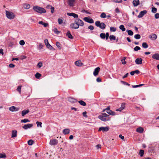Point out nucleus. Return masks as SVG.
Segmentation results:
<instances>
[{
  "mask_svg": "<svg viewBox=\"0 0 159 159\" xmlns=\"http://www.w3.org/2000/svg\"><path fill=\"white\" fill-rule=\"evenodd\" d=\"M98 118L103 121H109L111 119L109 116L106 113H102L101 115L98 116Z\"/></svg>",
  "mask_w": 159,
  "mask_h": 159,
  "instance_id": "f257e3e1",
  "label": "nucleus"
},
{
  "mask_svg": "<svg viewBox=\"0 0 159 159\" xmlns=\"http://www.w3.org/2000/svg\"><path fill=\"white\" fill-rule=\"evenodd\" d=\"M33 9L36 12L40 14L45 13L46 12V10L44 8L37 6H34Z\"/></svg>",
  "mask_w": 159,
  "mask_h": 159,
  "instance_id": "f03ea898",
  "label": "nucleus"
},
{
  "mask_svg": "<svg viewBox=\"0 0 159 159\" xmlns=\"http://www.w3.org/2000/svg\"><path fill=\"white\" fill-rule=\"evenodd\" d=\"M95 25L97 27H99L102 30L104 29L106 27V25L105 23L103 22L101 23L99 21H96Z\"/></svg>",
  "mask_w": 159,
  "mask_h": 159,
  "instance_id": "7ed1b4c3",
  "label": "nucleus"
},
{
  "mask_svg": "<svg viewBox=\"0 0 159 159\" xmlns=\"http://www.w3.org/2000/svg\"><path fill=\"white\" fill-rule=\"evenodd\" d=\"M6 14L7 17L10 19H14L15 16L13 13L7 10L6 11Z\"/></svg>",
  "mask_w": 159,
  "mask_h": 159,
  "instance_id": "20e7f679",
  "label": "nucleus"
},
{
  "mask_svg": "<svg viewBox=\"0 0 159 159\" xmlns=\"http://www.w3.org/2000/svg\"><path fill=\"white\" fill-rule=\"evenodd\" d=\"M74 22L78 24L79 26H83L84 25L83 21L79 18L75 19Z\"/></svg>",
  "mask_w": 159,
  "mask_h": 159,
  "instance_id": "39448f33",
  "label": "nucleus"
},
{
  "mask_svg": "<svg viewBox=\"0 0 159 159\" xmlns=\"http://www.w3.org/2000/svg\"><path fill=\"white\" fill-rule=\"evenodd\" d=\"M84 20L87 22L89 23H94L93 20L90 17H86L84 18Z\"/></svg>",
  "mask_w": 159,
  "mask_h": 159,
  "instance_id": "423d86ee",
  "label": "nucleus"
},
{
  "mask_svg": "<svg viewBox=\"0 0 159 159\" xmlns=\"http://www.w3.org/2000/svg\"><path fill=\"white\" fill-rule=\"evenodd\" d=\"M58 140L56 139H51L49 142V144L51 145H56L58 143Z\"/></svg>",
  "mask_w": 159,
  "mask_h": 159,
  "instance_id": "0eeeda50",
  "label": "nucleus"
},
{
  "mask_svg": "<svg viewBox=\"0 0 159 159\" xmlns=\"http://www.w3.org/2000/svg\"><path fill=\"white\" fill-rule=\"evenodd\" d=\"M70 26L72 29H77L79 27V25L75 22L70 24Z\"/></svg>",
  "mask_w": 159,
  "mask_h": 159,
  "instance_id": "6e6552de",
  "label": "nucleus"
},
{
  "mask_svg": "<svg viewBox=\"0 0 159 159\" xmlns=\"http://www.w3.org/2000/svg\"><path fill=\"white\" fill-rule=\"evenodd\" d=\"M75 0H68V4L70 7H73L75 5Z\"/></svg>",
  "mask_w": 159,
  "mask_h": 159,
  "instance_id": "1a4fd4ad",
  "label": "nucleus"
},
{
  "mask_svg": "<svg viewBox=\"0 0 159 159\" xmlns=\"http://www.w3.org/2000/svg\"><path fill=\"white\" fill-rule=\"evenodd\" d=\"M147 12V11L146 10H143L141 11L140 12L138 16V17L139 18H140L143 17L144 15L146 14Z\"/></svg>",
  "mask_w": 159,
  "mask_h": 159,
  "instance_id": "9d476101",
  "label": "nucleus"
},
{
  "mask_svg": "<svg viewBox=\"0 0 159 159\" xmlns=\"http://www.w3.org/2000/svg\"><path fill=\"white\" fill-rule=\"evenodd\" d=\"M109 130V127H100L99 128L98 131H102L103 132H106Z\"/></svg>",
  "mask_w": 159,
  "mask_h": 159,
  "instance_id": "9b49d317",
  "label": "nucleus"
},
{
  "mask_svg": "<svg viewBox=\"0 0 159 159\" xmlns=\"http://www.w3.org/2000/svg\"><path fill=\"white\" fill-rule=\"evenodd\" d=\"M33 126V124H29L24 125L22 127L25 129H27L28 128H30Z\"/></svg>",
  "mask_w": 159,
  "mask_h": 159,
  "instance_id": "f8f14e48",
  "label": "nucleus"
},
{
  "mask_svg": "<svg viewBox=\"0 0 159 159\" xmlns=\"http://www.w3.org/2000/svg\"><path fill=\"white\" fill-rule=\"evenodd\" d=\"M100 70V68L99 67H97L95 69L93 73L94 75L95 76H96L98 74V73L99 72Z\"/></svg>",
  "mask_w": 159,
  "mask_h": 159,
  "instance_id": "ddd939ff",
  "label": "nucleus"
},
{
  "mask_svg": "<svg viewBox=\"0 0 159 159\" xmlns=\"http://www.w3.org/2000/svg\"><path fill=\"white\" fill-rule=\"evenodd\" d=\"M67 100L72 103H75L77 102V100L75 99L70 97L68 98Z\"/></svg>",
  "mask_w": 159,
  "mask_h": 159,
  "instance_id": "4468645a",
  "label": "nucleus"
},
{
  "mask_svg": "<svg viewBox=\"0 0 159 159\" xmlns=\"http://www.w3.org/2000/svg\"><path fill=\"white\" fill-rule=\"evenodd\" d=\"M157 35L154 34H152L149 36V37L153 40H155L157 39Z\"/></svg>",
  "mask_w": 159,
  "mask_h": 159,
  "instance_id": "2eb2a0df",
  "label": "nucleus"
},
{
  "mask_svg": "<svg viewBox=\"0 0 159 159\" xmlns=\"http://www.w3.org/2000/svg\"><path fill=\"white\" fill-rule=\"evenodd\" d=\"M152 58L157 60H159V53H155L152 56Z\"/></svg>",
  "mask_w": 159,
  "mask_h": 159,
  "instance_id": "dca6fc26",
  "label": "nucleus"
},
{
  "mask_svg": "<svg viewBox=\"0 0 159 159\" xmlns=\"http://www.w3.org/2000/svg\"><path fill=\"white\" fill-rule=\"evenodd\" d=\"M142 59L140 58H139L136 59L135 61V62L137 64L140 65L142 63Z\"/></svg>",
  "mask_w": 159,
  "mask_h": 159,
  "instance_id": "f3484780",
  "label": "nucleus"
},
{
  "mask_svg": "<svg viewBox=\"0 0 159 159\" xmlns=\"http://www.w3.org/2000/svg\"><path fill=\"white\" fill-rule=\"evenodd\" d=\"M125 103H122L121 104V107L118 108V109H116V111H122L123 109H124L125 107Z\"/></svg>",
  "mask_w": 159,
  "mask_h": 159,
  "instance_id": "a211bd4d",
  "label": "nucleus"
},
{
  "mask_svg": "<svg viewBox=\"0 0 159 159\" xmlns=\"http://www.w3.org/2000/svg\"><path fill=\"white\" fill-rule=\"evenodd\" d=\"M9 110L11 111H17L19 110V109L15 107V106H12L9 108Z\"/></svg>",
  "mask_w": 159,
  "mask_h": 159,
  "instance_id": "6ab92c4d",
  "label": "nucleus"
},
{
  "mask_svg": "<svg viewBox=\"0 0 159 159\" xmlns=\"http://www.w3.org/2000/svg\"><path fill=\"white\" fill-rule=\"evenodd\" d=\"M17 132L16 130H13L11 132V138H14L16 137L17 135Z\"/></svg>",
  "mask_w": 159,
  "mask_h": 159,
  "instance_id": "aec40b11",
  "label": "nucleus"
},
{
  "mask_svg": "<svg viewBox=\"0 0 159 159\" xmlns=\"http://www.w3.org/2000/svg\"><path fill=\"white\" fill-rule=\"evenodd\" d=\"M67 14L68 16H72L74 18H77L78 17V15L77 14H75V13H67Z\"/></svg>",
  "mask_w": 159,
  "mask_h": 159,
  "instance_id": "412c9836",
  "label": "nucleus"
},
{
  "mask_svg": "<svg viewBox=\"0 0 159 159\" xmlns=\"http://www.w3.org/2000/svg\"><path fill=\"white\" fill-rule=\"evenodd\" d=\"M133 4L134 7H137L139 4V0H134L133 1Z\"/></svg>",
  "mask_w": 159,
  "mask_h": 159,
  "instance_id": "4be33fe9",
  "label": "nucleus"
},
{
  "mask_svg": "<svg viewBox=\"0 0 159 159\" xmlns=\"http://www.w3.org/2000/svg\"><path fill=\"white\" fill-rule=\"evenodd\" d=\"M70 132V129H69L67 128L64 129L62 131V133L64 135H66L69 134Z\"/></svg>",
  "mask_w": 159,
  "mask_h": 159,
  "instance_id": "5701e85b",
  "label": "nucleus"
},
{
  "mask_svg": "<svg viewBox=\"0 0 159 159\" xmlns=\"http://www.w3.org/2000/svg\"><path fill=\"white\" fill-rule=\"evenodd\" d=\"M136 131L137 132L141 133H143L144 129L142 127H139L136 129Z\"/></svg>",
  "mask_w": 159,
  "mask_h": 159,
  "instance_id": "b1692460",
  "label": "nucleus"
},
{
  "mask_svg": "<svg viewBox=\"0 0 159 159\" xmlns=\"http://www.w3.org/2000/svg\"><path fill=\"white\" fill-rule=\"evenodd\" d=\"M75 65L79 66H82L83 63L80 60H79L76 61L75 62Z\"/></svg>",
  "mask_w": 159,
  "mask_h": 159,
  "instance_id": "393cba45",
  "label": "nucleus"
},
{
  "mask_svg": "<svg viewBox=\"0 0 159 159\" xmlns=\"http://www.w3.org/2000/svg\"><path fill=\"white\" fill-rule=\"evenodd\" d=\"M29 111V110L28 109L22 111L21 112V115L22 116H24L26 114L28 113Z\"/></svg>",
  "mask_w": 159,
  "mask_h": 159,
  "instance_id": "a878e982",
  "label": "nucleus"
},
{
  "mask_svg": "<svg viewBox=\"0 0 159 159\" xmlns=\"http://www.w3.org/2000/svg\"><path fill=\"white\" fill-rule=\"evenodd\" d=\"M23 6L25 9H29L30 7V5L28 3H24L23 4Z\"/></svg>",
  "mask_w": 159,
  "mask_h": 159,
  "instance_id": "bb28decb",
  "label": "nucleus"
},
{
  "mask_svg": "<svg viewBox=\"0 0 159 159\" xmlns=\"http://www.w3.org/2000/svg\"><path fill=\"white\" fill-rule=\"evenodd\" d=\"M66 35L68 37V38L70 39H73V37L72 35L71 34L70 32L69 31H68L66 34Z\"/></svg>",
  "mask_w": 159,
  "mask_h": 159,
  "instance_id": "cd10ccee",
  "label": "nucleus"
},
{
  "mask_svg": "<svg viewBox=\"0 0 159 159\" xmlns=\"http://www.w3.org/2000/svg\"><path fill=\"white\" fill-rule=\"evenodd\" d=\"M39 23L43 25L45 27H47L48 25V23H43V21H39Z\"/></svg>",
  "mask_w": 159,
  "mask_h": 159,
  "instance_id": "c85d7f7f",
  "label": "nucleus"
},
{
  "mask_svg": "<svg viewBox=\"0 0 159 159\" xmlns=\"http://www.w3.org/2000/svg\"><path fill=\"white\" fill-rule=\"evenodd\" d=\"M46 47L48 49H49L50 50H54V48L52 46H51L49 44L47 45Z\"/></svg>",
  "mask_w": 159,
  "mask_h": 159,
  "instance_id": "c756f323",
  "label": "nucleus"
},
{
  "mask_svg": "<svg viewBox=\"0 0 159 159\" xmlns=\"http://www.w3.org/2000/svg\"><path fill=\"white\" fill-rule=\"evenodd\" d=\"M78 102L81 105L83 106H85L86 105L85 102L82 100H80L78 101Z\"/></svg>",
  "mask_w": 159,
  "mask_h": 159,
  "instance_id": "7c9ffc66",
  "label": "nucleus"
},
{
  "mask_svg": "<svg viewBox=\"0 0 159 159\" xmlns=\"http://www.w3.org/2000/svg\"><path fill=\"white\" fill-rule=\"evenodd\" d=\"M142 47L144 48H147L148 47V44L145 42H144L142 43Z\"/></svg>",
  "mask_w": 159,
  "mask_h": 159,
  "instance_id": "2f4dec72",
  "label": "nucleus"
},
{
  "mask_svg": "<svg viewBox=\"0 0 159 159\" xmlns=\"http://www.w3.org/2000/svg\"><path fill=\"white\" fill-rule=\"evenodd\" d=\"M157 8H155L154 7H152V13H155L157 12Z\"/></svg>",
  "mask_w": 159,
  "mask_h": 159,
  "instance_id": "473e14b6",
  "label": "nucleus"
},
{
  "mask_svg": "<svg viewBox=\"0 0 159 159\" xmlns=\"http://www.w3.org/2000/svg\"><path fill=\"white\" fill-rule=\"evenodd\" d=\"M100 38L102 39H104L106 38V35L105 33H102L100 34Z\"/></svg>",
  "mask_w": 159,
  "mask_h": 159,
  "instance_id": "72a5a7b5",
  "label": "nucleus"
},
{
  "mask_svg": "<svg viewBox=\"0 0 159 159\" xmlns=\"http://www.w3.org/2000/svg\"><path fill=\"white\" fill-rule=\"evenodd\" d=\"M119 28L122 31H124L125 30V28L123 25H120L119 26Z\"/></svg>",
  "mask_w": 159,
  "mask_h": 159,
  "instance_id": "f704fd0d",
  "label": "nucleus"
},
{
  "mask_svg": "<svg viewBox=\"0 0 159 159\" xmlns=\"http://www.w3.org/2000/svg\"><path fill=\"white\" fill-rule=\"evenodd\" d=\"M127 32H128V34L129 35H132L133 34V32L130 30H126Z\"/></svg>",
  "mask_w": 159,
  "mask_h": 159,
  "instance_id": "c9c22d12",
  "label": "nucleus"
},
{
  "mask_svg": "<svg viewBox=\"0 0 159 159\" xmlns=\"http://www.w3.org/2000/svg\"><path fill=\"white\" fill-rule=\"evenodd\" d=\"M41 76V75L38 72H37L35 75V77L37 79H39Z\"/></svg>",
  "mask_w": 159,
  "mask_h": 159,
  "instance_id": "e433bc0d",
  "label": "nucleus"
},
{
  "mask_svg": "<svg viewBox=\"0 0 159 159\" xmlns=\"http://www.w3.org/2000/svg\"><path fill=\"white\" fill-rule=\"evenodd\" d=\"M100 17L102 18H106V15L105 13L104 12L102 13L100 16Z\"/></svg>",
  "mask_w": 159,
  "mask_h": 159,
  "instance_id": "4c0bfd02",
  "label": "nucleus"
},
{
  "mask_svg": "<svg viewBox=\"0 0 159 159\" xmlns=\"http://www.w3.org/2000/svg\"><path fill=\"white\" fill-rule=\"evenodd\" d=\"M109 39L111 40H115L116 39V38L115 36L114 35H111L109 36Z\"/></svg>",
  "mask_w": 159,
  "mask_h": 159,
  "instance_id": "58836bf2",
  "label": "nucleus"
},
{
  "mask_svg": "<svg viewBox=\"0 0 159 159\" xmlns=\"http://www.w3.org/2000/svg\"><path fill=\"white\" fill-rule=\"evenodd\" d=\"M30 121L28 119H25L24 120H21V123H26L27 122H30Z\"/></svg>",
  "mask_w": 159,
  "mask_h": 159,
  "instance_id": "ea45409f",
  "label": "nucleus"
},
{
  "mask_svg": "<svg viewBox=\"0 0 159 159\" xmlns=\"http://www.w3.org/2000/svg\"><path fill=\"white\" fill-rule=\"evenodd\" d=\"M34 142V141L32 140H30L28 141V144L29 145H32L33 143Z\"/></svg>",
  "mask_w": 159,
  "mask_h": 159,
  "instance_id": "a19ab883",
  "label": "nucleus"
},
{
  "mask_svg": "<svg viewBox=\"0 0 159 159\" xmlns=\"http://www.w3.org/2000/svg\"><path fill=\"white\" fill-rule=\"evenodd\" d=\"M116 28L113 27H110V31L111 32H115L116 30Z\"/></svg>",
  "mask_w": 159,
  "mask_h": 159,
  "instance_id": "79ce46f5",
  "label": "nucleus"
},
{
  "mask_svg": "<svg viewBox=\"0 0 159 159\" xmlns=\"http://www.w3.org/2000/svg\"><path fill=\"white\" fill-rule=\"evenodd\" d=\"M144 151L143 150H140L139 151V154L141 157L143 156L144 154Z\"/></svg>",
  "mask_w": 159,
  "mask_h": 159,
  "instance_id": "37998d69",
  "label": "nucleus"
},
{
  "mask_svg": "<svg viewBox=\"0 0 159 159\" xmlns=\"http://www.w3.org/2000/svg\"><path fill=\"white\" fill-rule=\"evenodd\" d=\"M134 38L136 39H139L141 38V36L140 34H136L134 36Z\"/></svg>",
  "mask_w": 159,
  "mask_h": 159,
  "instance_id": "c03bdc74",
  "label": "nucleus"
},
{
  "mask_svg": "<svg viewBox=\"0 0 159 159\" xmlns=\"http://www.w3.org/2000/svg\"><path fill=\"white\" fill-rule=\"evenodd\" d=\"M42 66L43 63L41 62H39L37 65V67L39 68H41Z\"/></svg>",
  "mask_w": 159,
  "mask_h": 159,
  "instance_id": "a18cd8bd",
  "label": "nucleus"
},
{
  "mask_svg": "<svg viewBox=\"0 0 159 159\" xmlns=\"http://www.w3.org/2000/svg\"><path fill=\"white\" fill-rule=\"evenodd\" d=\"M36 124L37 125V126L38 127H39V126H40V127H42V123L41 122L37 121L36 122Z\"/></svg>",
  "mask_w": 159,
  "mask_h": 159,
  "instance_id": "49530a36",
  "label": "nucleus"
},
{
  "mask_svg": "<svg viewBox=\"0 0 159 159\" xmlns=\"http://www.w3.org/2000/svg\"><path fill=\"white\" fill-rule=\"evenodd\" d=\"M56 45L57 47L59 48V49H60L61 48V44L59 42H57L56 43Z\"/></svg>",
  "mask_w": 159,
  "mask_h": 159,
  "instance_id": "de8ad7c7",
  "label": "nucleus"
},
{
  "mask_svg": "<svg viewBox=\"0 0 159 159\" xmlns=\"http://www.w3.org/2000/svg\"><path fill=\"white\" fill-rule=\"evenodd\" d=\"M140 49V47L139 46H137L135 47L134 48V50L135 51H137Z\"/></svg>",
  "mask_w": 159,
  "mask_h": 159,
  "instance_id": "09e8293b",
  "label": "nucleus"
},
{
  "mask_svg": "<svg viewBox=\"0 0 159 159\" xmlns=\"http://www.w3.org/2000/svg\"><path fill=\"white\" fill-rule=\"evenodd\" d=\"M125 59H126V57H123V59H121V60L122 64H125L126 63V62L125 61Z\"/></svg>",
  "mask_w": 159,
  "mask_h": 159,
  "instance_id": "8fccbe9b",
  "label": "nucleus"
},
{
  "mask_svg": "<svg viewBox=\"0 0 159 159\" xmlns=\"http://www.w3.org/2000/svg\"><path fill=\"white\" fill-rule=\"evenodd\" d=\"M6 157V155L5 154H0V158H5Z\"/></svg>",
  "mask_w": 159,
  "mask_h": 159,
  "instance_id": "3c124183",
  "label": "nucleus"
},
{
  "mask_svg": "<svg viewBox=\"0 0 159 159\" xmlns=\"http://www.w3.org/2000/svg\"><path fill=\"white\" fill-rule=\"evenodd\" d=\"M58 22L59 24L61 25L62 24L63 22V20L62 19L59 18L58 20Z\"/></svg>",
  "mask_w": 159,
  "mask_h": 159,
  "instance_id": "603ef678",
  "label": "nucleus"
},
{
  "mask_svg": "<svg viewBox=\"0 0 159 159\" xmlns=\"http://www.w3.org/2000/svg\"><path fill=\"white\" fill-rule=\"evenodd\" d=\"M19 43L21 45H24L25 44V42L23 40H21L20 41Z\"/></svg>",
  "mask_w": 159,
  "mask_h": 159,
  "instance_id": "864d4df0",
  "label": "nucleus"
},
{
  "mask_svg": "<svg viewBox=\"0 0 159 159\" xmlns=\"http://www.w3.org/2000/svg\"><path fill=\"white\" fill-rule=\"evenodd\" d=\"M21 86H19L17 89V91L19 92L20 93H21Z\"/></svg>",
  "mask_w": 159,
  "mask_h": 159,
  "instance_id": "5fc2aeb1",
  "label": "nucleus"
},
{
  "mask_svg": "<svg viewBox=\"0 0 159 159\" xmlns=\"http://www.w3.org/2000/svg\"><path fill=\"white\" fill-rule=\"evenodd\" d=\"M121 83H123L125 85H126L129 86L130 85V84L124 81H121Z\"/></svg>",
  "mask_w": 159,
  "mask_h": 159,
  "instance_id": "6e6d98bb",
  "label": "nucleus"
},
{
  "mask_svg": "<svg viewBox=\"0 0 159 159\" xmlns=\"http://www.w3.org/2000/svg\"><path fill=\"white\" fill-rule=\"evenodd\" d=\"M88 28L90 30H92L94 29V27L93 25H90L88 27Z\"/></svg>",
  "mask_w": 159,
  "mask_h": 159,
  "instance_id": "4d7b16f0",
  "label": "nucleus"
},
{
  "mask_svg": "<svg viewBox=\"0 0 159 159\" xmlns=\"http://www.w3.org/2000/svg\"><path fill=\"white\" fill-rule=\"evenodd\" d=\"M155 18L156 19H158L159 18V13H156L154 15Z\"/></svg>",
  "mask_w": 159,
  "mask_h": 159,
  "instance_id": "13d9d810",
  "label": "nucleus"
},
{
  "mask_svg": "<svg viewBox=\"0 0 159 159\" xmlns=\"http://www.w3.org/2000/svg\"><path fill=\"white\" fill-rule=\"evenodd\" d=\"M44 43L46 46L47 45H48L49 44L48 39H44Z\"/></svg>",
  "mask_w": 159,
  "mask_h": 159,
  "instance_id": "bf43d9fd",
  "label": "nucleus"
},
{
  "mask_svg": "<svg viewBox=\"0 0 159 159\" xmlns=\"http://www.w3.org/2000/svg\"><path fill=\"white\" fill-rule=\"evenodd\" d=\"M86 114H87V112L86 111H84V112L83 113V116H84V117H85L86 118L87 117V115H86Z\"/></svg>",
  "mask_w": 159,
  "mask_h": 159,
  "instance_id": "052dcab7",
  "label": "nucleus"
},
{
  "mask_svg": "<svg viewBox=\"0 0 159 159\" xmlns=\"http://www.w3.org/2000/svg\"><path fill=\"white\" fill-rule=\"evenodd\" d=\"M51 12L53 13L54 12V7H51Z\"/></svg>",
  "mask_w": 159,
  "mask_h": 159,
  "instance_id": "680f3d73",
  "label": "nucleus"
},
{
  "mask_svg": "<svg viewBox=\"0 0 159 159\" xmlns=\"http://www.w3.org/2000/svg\"><path fill=\"white\" fill-rule=\"evenodd\" d=\"M54 32L56 33L57 34H58L59 33V32L57 30V29L55 28L54 30Z\"/></svg>",
  "mask_w": 159,
  "mask_h": 159,
  "instance_id": "e2e57ef3",
  "label": "nucleus"
},
{
  "mask_svg": "<svg viewBox=\"0 0 159 159\" xmlns=\"http://www.w3.org/2000/svg\"><path fill=\"white\" fill-rule=\"evenodd\" d=\"M106 35V39H107L108 37H109V34L108 33V32H107L106 33V34H105Z\"/></svg>",
  "mask_w": 159,
  "mask_h": 159,
  "instance_id": "0e129e2a",
  "label": "nucleus"
},
{
  "mask_svg": "<svg viewBox=\"0 0 159 159\" xmlns=\"http://www.w3.org/2000/svg\"><path fill=\"white\" fill-rule=\"evenodd\" d=\"M9 66L10 68H13L15 66V65L13 64H10L9 65Z\"/></svg>",
  "mask_w": 159,
  "mask_h": 159,
  "instance_id": "69168bd1",
  "label": "nucleus"
},
{
  "mask_svg": "<svg viewBox=\"0 0 159 159\" xmlns=\"http://www.w3.org/2000/svg\"><path fill=\"white\" fill-rule=\"evenodd\" d=\"M134 74L136 73L137 74H138L140 73V71L139 70H136L134 71Z\"/></svg>",
  "mask_w": 159,
  "mask_h": 159,
  "instance_id": "338daca9",
  "label": "nucleus"
},
{
  "mask_svg": "<svg viewBox=\"0 0 159 159\" xmlns=\"http://www.w3.org/2000/svg\"><path fill=\"white\" fill-rule=\"evenodd\" d=\"M96 81L97 82H99L101 81V80L100 78L98 77L96 79Z\"/></svg>",
  "mask_w": 159,
  "mask_h": 159,
  "instance_id": "774afa93",
  "label": "nucleus"
}]
</instances>
